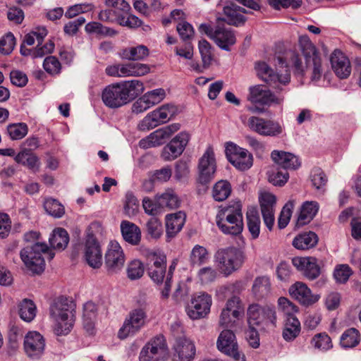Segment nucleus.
I'll return each instance as SVG.
<instances>
[{
    "instance_id": "31",
    "label": "nucleus",
    "mask_w": 361,
    "mask_h": 361,
    "mask_svg": "<svg viewBox=\"0 0 361 361\" xmlns=\"http://www.w3.org/2000/svg\"><path fill=\"white\" fill-rule=\"evenodd\" d=\"M121 231L126 242L132 245H137L141 240V230L135 225L128 221H122L121 224Z\"/></svg>"
},
{
    "instance_id": "18",
    "label": "nucleus",
    "mask_w": 361,
    "mask_h": 361,
    "mask_svg": "<svg viewBox=\"0 0 361 361\" xmlns=\"http://www.w3.org/2000/svg\"><path fill=\"white\" fill-rule=\"evenodd\" d=\"M248 99L253 104L270 106L271 104H280L283 97H277L269 90L261 85L252 86L249 89Z\"/></svg>"
},
{
    "instance_id": "8",
    "label": "nucleus",
    "mask_w": 361,
    "mask_h": 361,
    "mask_svg": "<svg viewBox=\"0 0 361 361\" xmlns=\"http://www.w3.org/2000/svg\"><path fill=\"white\" fill-rule=\"evenodd\" d=\"M177 107L173 104H164L149 113L138 124L137 128L142 131L152 129L165 123L177 114Z\"/></svg>"
},
{
    "instance_id": "46",
    "label": "nucleus",
    "mask_w": 361,
    "mask_h": 361,
    "mask_svg": "<svg viewBox=\"0 0 361 361\" xmlns=\"http://www.w3.org/2000/svg\"><path fill=\"white\" fill-rule=\"evenodd\" d=\"M300 332V323L296 317H287L283 331V338H295Z\"/></svg>"
},
{
    "instance_id": "6",
    "label": "nucleus",
    "mask_w": 361,
    "mask_h": 361,
    "mask_svg": "<svg viewBox=\"0 0 361 361\" xmlns=\"http://www.w3.org/2000/svg\"><path fill=\"white\" fill-rule=\"evenodd\" d=\"M42 255H46L51 260L54 257L55 253L49 250L47 244L42 243L27 245L20 252V258L26 267L32 273L37 274L44 269L45 262Z\"/></svg>"
},
{
    "instance_id": "9",
    "label": "nucleus",
    "mask_w": 361,
    "mask_h": 361,
    "mask_svg": "<svg viewBox=\"0 0 361 361\" xmlns=\"http://www.w3.org/2000/svg\"><path fill=\"white\" fill-rule=\"evenodd\" d=\"M96 227H97L96 224H92L86 231L84 255L88 265L94 269H98L102 264L101 246L93 232V229Z\"/></svg>"
},
{
    "instance_id": "42",
    "label": "nucleus",
    "mask_w": 361,
    "mask_h": 361,
    "mask_svg": "<svg viewBox=\"0 0 361 361\" xmlns=\"http://www.w3.org/2000/svg\"><path fill=\"white\" fill-rule=\"evenodd\" d=\"M16 162L26 166L30 169L36 172L39 170V161L38 157L31 153L30 150L24 149L15 157Z\"/></svg>"
},
{
    "instance_id": "26",
    "label": "nucleus",
    "mask_w": 361,
    "mask_h": 361,
    "mask_svg": "<svg viewBox=\"0 0 361 361\" xmlns=\"http://www.w3.org/2000/svg\"><path fill=\"white\" fill-rule=\"evenodd\" d=\"M176 361H192L195 355V345L191 340H176L173 345Z\"/></svg>"
},
{
    "instance_id": "10",
    "label": "nucleus",
    "mask_w": 361,
    "mask_h": 361,
    "mask_svg": "<svg viewBox=\"0 0 361 361\" xmlns=\"http://www.w3.org/2000/svg\"><path fill=\"white\" fill-rule=\"evenodd\" d=\"M255 68L258 77L275 89L281 90L278 83L286 85L290 82V75L287 68L285 73H274L268 64L261 61L257 62Z\"/></svg>"
},
{
    "instance_id": "41",
    "label": "nucleus",
    "mask_w": 361,
    "mask_h": 361,
    "mask_svg": "<svg viewBox=\"0 0 361 361\" xmlns=\"http://www.w3.org/2000/svg\"><path fill=\"white\" fill-rule=\"evenodd\" d=\"M267 176L269 183L280 187L284 185L289 178L287 171L281 169L276 164L273 165L267 171Z\"/></svg>"
},
{
    "instance_id": "32",
    "label": "nucleus",
    "mask_w": 361,
    "mask_h": 361,
    "mask_svg": "<svg viewBox=\"0 0 361 361\" xmlns=\"http://www.w3.org/2000/svg\"><path fill=\"white\" fill-rule=\"evenodd\" d=\"M238 319H233L232 312L222 310L219 318V326L222 329L218 338H235V334L231 328Z\"/></svg>"
},
{
    "instance_id": "34",
    "label": "nucleus",
    "mask_w": 361,
    "mask_h": 361,
    "mask_svg": "<svg viewBox=\"0 0 361 361\" xmlns=\"http://www.w3.org/2000/svg\"><path fill=\"white\" fill-rule=\"evenodd\" d=\"M149 67L147 64L140 63H128L120 64L121 78L130 76H142L149 72Z\"/></svg>"
},
{
    "instance_id": "50",
    "label": "nucleus",
    "mask_w": 361,
    "mask_h": 361,
    "mask_svg": "<svg viewBox=\"0 0 361 361\" xmlns=\"http://www.w3.org/2000/svg\"><path fill=\"white\" fill-rule=\"evenodd\" d=\"M147 235L152 238L158 239L163 233V226L161 221L155 218L151 217L146 223Z\"/></svg>"
},
{
    "instance_id": "7",
    "label": "nucleus",
    "mask_w": 361,
    "mask_h": 361,
    "mask_svg": "<svg viewBox=\"0 0 361 361\" xmlns=\"http://www.w3.org/2000/svg\"><path fill=\"white\" fill-rule=\"evenodd\" d=\"M215 259L221 272L228 276L241 267L245 257L240 249L230 247L219 250Z\"/></svg>"
},
{
    "instance_id": "51",
    "label": "nucleus",
    "mask_w": 361,
    "mask_h": 361,
    "mask_svg": "<svg viewBox=\"0 0 361 361\" xmlns=\"http://www.w3.org/2000/svg\"><path fill=\"white\" fill-rule=\"evenodd\" d=\"M44 207L49 214L56 218L61 217L65 212L63 206L54 199L47 200Z\"/></svg>"
},
{
    "instance_id": "28",
    "label": "nucleus",
    "mask_w": 361,
    "mask_h": 361,
    "mask_svg": "<svg viewBox=\"0 0 361 361\" xmlns=\"http://www.w3.org/2000/svg\"><path fill=\"white\" fill-rule=\"evenodd\" d=\"M216 348L222 354L231 357L233 361H246L245 355L240 350L236 340H217Z\"/></svg>"
},
{
    "instance_id": "14",
    "label": "nucleus",
    "mask_w": 361,
    "mask_h": 361,
    "mask_svg": "<svg viewBox=\"0 0 361 361\" xmlns=\"http://www.w3.org/2000/svg\"><path fill=\"white\" fill-rule=\"evenodd\" d=\"M125 255L119 243L111 241L104 257V266L109 274H116L124 266Z\"/></svg>"
},
{
    "instance_id": "20",
    "label": "nucleus",
    "mask_w": 361,
    "mask_h": 361,
    "mask_svg": "<svg viewBox=\"0 0 361 361\" xmlns=\"http://www.w3.org/2000/svg\"><path fill=\"white\" fill-rule=\"evenodd\" d=\"M190 135L185 132L178 134L166 145L162 152V157L166 161L173 160L182 154L189 141Z\"/></svg>"
},
{
    "instance_id": "19",
    "label": "nucleus",
    "mask_w": 361,
    "mask_h": 361,
    "mask_svg": "<svg viewBox=\"0 0 361 361\" xmlns=\"http://www.w3.org/2000/svg\"><path fill=\"white\" fill-rule=\"evenodd\" d=\"M260 209L264 224L269 231L274 225V208L276 204V197L269 192H262L259 196Z\"/></svg>"
},
{
    "instance_id": "48",
    "label": "nucleus",
    "mask_w": 361,
    "mask_h": 361,
    "mask_svg": "<svg viewBox=\"0 0 361 361\" xmlns=\"http://www.w3.org/2000/svg\"><path fill=\"white\" fill-rule=\"evenodd\" d=\"M295 201L290 200L283 207L278 219V226L283 229L288 224Z\"/></svg>"
},
{
    "instance_id": "35",
    "label": "nucleus",
    "mask_w": 361,
    "mask_h": 361,
    "mask_svg": "<svg viewBox=\"0 0 361 361\" xmlns=\"http://www.w3.org/2000/svg\"><path fill=\"white\" fill-rule=\"evenodd\" d=\"M319 210V204L315 201H307L302 204L298 218V224L303 226L315 216Z\"/></svg>"
},
{
    "instance_id": "57",
    "label": "nucleus",
    "mask_w": 361,
    "mask_h": 361,
    "mask_svg": "<svg viewBox=\"0 0 361 361\" xmlns=\"http://www.w3.org/2000/svg\"><path fill=\"white\" fill-rule=\"evenodd\" d=\"M44 70L51 75L59 74L61 69V65L58 59L54 56H49L44 59L43 62Z\"/></svg>"
},
{
    "instance_id": "59",
    "label": "nucleus",
    "mask_w": 361,
    "mask_h": 361,
    "mask_svg": "<svg viewBox=\"0 0 361 361\" xmlns=\"http://www.w3.org/2000/svg\"><path fill=\"white\" fill-rule=\"evenodd\" d=\"M353 271L347 264H341L336 267L334 272L336 281L340 283H345L352 275Z\"/></svg>"
},
{
    "instance_id": "54",
    "label": "nucleus",
    "mask_w": 361,
    "mask_h": 361,
    "mask_svg": "<svg viewBox=\"0 0 361 361\" xmlns=\"http://www.w3.org/2000/svg\"><path fill=\"white\" fill-rule=\"evenodd\" d=\"M223 310H228V312H232L233 319H239L243 314L241 300L237 296H233L228 300L226 307Z\"/></svg>"
},
{
    "instance_id": "53",
    "label": "nucleus",
    "mask_w": 361,
    "mask_h": 361,
    "mask_svg": "<svg viewBox=\"0 0 361 361\" xmlns=\"http://www.w3.org/2000/svg\"><path fill=\"white\" fill-rule=\"evenodd\" d=\"M208 257V252L205 247L196 245L190 254V262L192 264L201 265L204 263Z\"/></svg>"
},
{
    "instance_id": "17",
    "label": "nucleus",
    "mask_w": 361,
    "mask_h": 361,
    "mask_svg": "<svg viewBox=\"0 0 361 361\" xmlns=\"http://www.w3.org/2000/svg\"><path fill=\"white\" fill-rule=\"evenodd\" d=\"M212 298L205 293L194 296L187 307L188 315L192 319H199L204 317L210 311Z\"/></svg>"
},
{
    "instance_id": "12",
    "label": "nucleus",
    "mask_w": 361,
    "mask_h": 361,
    "mask_svg": "<svg viewBox=\"0 0 361 361\" xmlns=\"http://www.w3.org/2000/svg\"><path fill=\"white\" fill-rule=\"evenodd\" d=\"M247 126L262 136L276 137L283 133V127L279 122L257 116L250 117Z\"/></svg>"
},
{
    "instance_id": "52",
    "label": "nucleus",
    "mask_w": 361,
    "mask_h": 361,
    "mask_svg": "<svg viewBox=\"0 0 361 361\" xmlns=\"http://www.w3.org/2000/svg\"><path fill=\"white\" fill-rule=\"evenodd\" d=\"M198 48L204 67L208 68L212 61V46L206 39H203L199 41Z\"/></svg>"
},
{
    "instance_id": "43",
    "label": "nucleus",
    "mask_w": 361,
    "mask_h": 361,
    "mask_svg": "<svg viewBox=\"0 0 361 361\" xmlns=\"http://www.w3.org/2000/svg\"><path fill=\"white\" fill-rule=\"evenodd\" d=\"M149 55V49L144 45L129 47L123 49L120 53V56L126 60H142Z\"/></svg>"
},
{
    "instance_id": "24",
    "label": "nucleus",
    "mask_w": 361,
    "mask_h": 361,
    "mask_svg": "<svg viewBox=\"0 0 361 361\" xmlns=\"http://www.w3.org/2000/svg\"><path fill=\"white\" fill-rule=\"evenodd\" d=\"M331 67L336 75L341 78H347L351 73V66L348 59L339 50H335L331 55Z\"/></svg>"
},
{
    "instance_id": "4",
    "label": "nucleus",
    "mask_w": 361,
    "mask_h": 361,
    "mask_svg": "<svg viewBox=\"0 0 361 361\" xmlns=\"http://www.w3.org/2000/svg\"><path fill=\"white\" fill-rule=\"evenodd\" d=\"M49 313L56 322L54 334L57 336H67L73 329L75 321L74 301L67 297H58L50 305Z\"/></svg>"
},
{
    "instance_id": "38",
    "label": "nucleus",
    "mask_w": 361,
    "mask_h": 361,
    "mask_svg": "<svg viewBox=\"0 0 361 361\" xmlns=\"http://www.w3.org/2000/svg\"><path fill=\"white\" fill-rule=\"evenodd\" d=\"M23 348L27 357L32 360H38L44 350V340H24Z\"/></svg>"
},
{
    "instance_id": "49",
    "label": "nucleus",
    "mask_w": 361,
    "mask_h": 361,
    "mask_svg": "<svg viewBox=\"0 0 361 361\" xmlns=\"http://www.w3.org/2000/svg\"><path fill=\"white\" fill-rule=\"evenodd\" d=\"M85 30L88 33H96L101 36H113L116 32L108 27L104 26L98 22H91L85 25Z\"/></svg>"
},
{
    "instance_id": "21",
    "label": "nucleus",
    "mask_w": 361,
    "mask_h": 361,
    "mask_svg": "<svg viewBox=\"0 0 361 361\" xmlns=\"http://www.w3.org/2000/svg\"><path fill=\"white\" fill-rule=\"evenodd\" d=\"M292 264L310 280H314L320 275V267L315 257H293L292 259Z\"/></svg>"
},
{
    "instance_id": "36",
    "label": "nucleus",
    "mask_w": 361,
    "mask_h": 361,
    "mask_svg": "<svg viewBox=\"0 0 361 361\" xmlns=\"http://www.w3.org/2000/svg\"><path fill=\"white\" fill-rule=\"evenodd\" d=\"M318 243V236L314 232L309 231L300 233L293 240V245L298 250H308L314 247Z\"/></svg>"
},
{
    "instance_id": "61",
    "label": "nucleus",
    "mask_w": 361,
    "mask_h": 361,
    "mask_svg": "<svg viewBox=\"0 0 361 361\" xmlns=\"http://www.w3.org/2000/svg\"><path fill=\"white\" fill-rule=\"evenodd\" d=\"M176 30L183 42H189L194 36L195 32L192 26L186 21L179 23Z\"/></svg>"
},
{
    "instance_id": "5",
    "label": "nucleus",
    "mask_w": 361,
    "mask_h": 361,
    "mask_svg": "<svg viewBox=\"0 0 361 361\" xmlns=\"http://www.w3.org/2000/svg\"><path fill=\"white\" fill-rule=\"evenodd\" d=\"M216 222L224 234L237 235L241 233L243 222L240 202H236L221 211L216 217Z\"/></svg>"
},
{
    "instance_id": "58",
    "label": "nucleus",
    "mask_w": 361,
    "mask_h": 361,
    "mask_svg": "<svg viewBox=\"0 0 361 361\" xmlns=\"http://www.w3.org/2000/svg\"><path fill=\"white\" fill-rule=\"evenodd\" d=\"M16 39L11 32H8L0 39V52L9 54L14 49Z\"/></svg>"
},
{
    "instance_id": "25",
    "label": "nucleus",
    "mask_w": 361,
    "mask_h": 361,
    "mask_svg": "<svg viewBox=\"0 0 361 361\" xmlns=\"http://www.w3.org/2000/svg\"><path fill=\"white\" fill-rule=\"evenodd\" d=\"M217 46L225 51H230V47L236 42L234 32L224 25H217L215 27V34L213 39Z\"/></svg>"
},
{
    "instance_id": "27",
    "label": "nucleus",
    "mask_w": 361,
    "mask_h": 361,
    "mask_svg": "<svg viewBox=\"0 0 361 361\" xmlns=\"http://www.w3.org/2000/svg\"><path fill=\"white\" fill-rule=\"evenodd\" d=\"M271 157L274 164L282 169H296L300 166L298 158L293 154L283 151L274 150Z\"/></svg>"
},
{
    "instance_id": "63",
    "label": "nucleus",
    "mask_w": 361,
    "mask_h": 361,
    "mask_svg": "<svg viewBox=\"0 0 361 361\" xmlns=\"http://www.w3.org/2000/svg\"><path fill=\"white\" fill-rule=\"evenodd\" d=\"M279 309L287 317H295L294 314L298 312V307L286 298L281 297L278 300Z\"/></svg>"
},
{
    "instance_id": "55",
    "label": "nucleus",
    "mask_w": 361,
    "mask_h": 361,
    "mask_svg": "<svg viewBox=\"0 0 361 361\" xmlns=\"http://www.w3.org/2000/svg\"><path fill=\"white\" fill-rule=\"evenodd\" d=\"M144 274V267L139 260L132 261L128 266V277L131 280H136L142 276Z\"/></svg>"
},
{
    "instance_id": "2",
    "label": "nucleus",
    "mask_w": 361,
    "mask_h": 361,
    "mask_svg": "<svg viewBox=\"0 0 361 361\" xmlns=\"http://www.w3.org/2000/svg\"><path fill=\"white\" fill-rule=\"evenodd\" d=\"M143 83L138 80H126L106 86L102 94L104 104L112 109L121 107L144 92Z\"/></svg>"
},
{
    "instance_id": "1",
    "label": "nucleus",
    "mask_w": 361,
    "mask_h": 361,
    "mask_svg": "<svg viewBox=\"0 0 361 361\" xmlns=\"http://www.w3.org/2000/svg\"><path fill=\"white\" fill-rule=\"evenodd\" d=\"M299 45L305 62L303 63L299 55L292 51L290 59L294 73L302 76L309 73L312 82L319 81L323 74V68L322 59L316 47L307 35L300 37Z\"/></svg>"
},
{
    "instance_id": "64",
    "label": "nucleus",
    "mask_w": 361,
    "mask_h": 361,
    "mask_svg": "<svg viewBox=\"0 0 361 361\" xmlns=\"http://www.w3.org/2000/svg\"><path fill=\"white\" fill-rule=\"evenodd\" d=\"M142 207L145 212L150 215L154 216L161 213V207L158 205V196H155L154 201L148 197H145L142 200Z\"/></svg>"
},
{
    "instance_id": "40",
    "label": "nucleus",
    "mask_w": 361,
    "mask_h": 361,
    "mask_svg": "<svg viewBox=\"0 0 361 361\" xmlns=\"http://www.w3.org/2000/svg\"><path fill=\"white\" fill-rule=\"evenodd\" d=\"M49 241L53 249L63 250L69 242L68 232L62 228H56L53 231Z\"/></svg>"
},
{
    "instance_id": "23",
    "label": "nucleus",
    "mask_w": 361,
    "mask_h": 361,
    "mask_svg": "<svg viewBox=\"0 0 361 361\" xmlns=\"http://www.w3.org/2000/svg\"><path fill=\"white\" fill-rule=\"evenodd\" d=\"M292 298L303 305H310L319 300V295L312 293L311 290L302 282H296L289 288Z\"/></svg>"
},
{
    "instance_id": "30",
    "label": "nucleus",
    "mask_w": 361,
    "mask_h": 361,
    "mask_svg": "<svg viewBox=\"0 0 361 361\" xmlns=\"http://www.w3.org/2000/svg\"><path fill=\"white\" fill-rule=\"evenodd\" d=\"M224 13L226 18H218V20L226 21L228 25L239 26L243 25L246 20L245 16L240 13H247L245 8L235 4H231L224 8Z\"/></svg>"
},
{
    "instance_id": "44",
    "label": "nucleus",
    "mask_w": 361,
    "mask_h": 361,
    "mask_svg": "<svg viewBox=\"0 0 361 361\" xmlns=\"http://www.w3.org/2000/svg\"><path fill=\"white\" fill-rule=\"evenodd\" d=\"M19 316L27 322H30L36 316V306L32 300H23L19 304Z\"/></svg>"
},
{
    "instance_id": "45",
    "label": "nucleus",
    "mask_w": 361,
    "mask_h": 361,
    "mask_svg": "<svg viewBox=\"0 0 361 361\" xmlns=\"http://www.w3.org/2000/svg\"><path fill=\"white\" fill-rule=\"evenodd\" d=\"M231 192V185L227 180H221L216 183L212 189V196L216 201L226 200Z\"/></svg>"
},
{
    "instance_id": "56",
    "label": "nucleus",
    "mask_w": 361,
    "mask_h": 361,
    "mask_svg": "<svg viewBox=\"0 0 361 361\" xmlns=\"http://www.w3.org/2000/svg\"><path fill=\"white\" fill-rule=\"evenodd\" d=\"M177 263L176 261H173L171 264L169 266V270L166 275V279L164 281V288L161 291V296L163 300H166L170 295V290L172 283V278L174 270L176 267Z\"/></svg>"
},
{
    "instance_id": "60",
    "label": "nucleus",
    "mask_w": 361,
    "mask_h": 361,
    "mask_svg": "<svg viewBox=\"0 0 361 361\" xmlns=\"http://www.w3.org/2000/svg\"><path fill=\"white\" fill-rule=\"evenodd\" d=\"M143 97L152 106L160 103L166 97V92L162 88L155 89L146 92Z\"/></svg>"
},
{
    "instance_id": "16",
    "label": "nucleus",
    "mask_w": 361,
    "mask_h": 361,
    "mask_svg": "<svg viewBox=\"0 0 361 361\" xmlns=\"http://www.w3.org/2000/svg\"><path fill=\"white\" fill-rule=\"evenodd\" d=\"M180 128V124L173 123L157 129L139 142V146L143 149L154 147L163 145L175 132Z\"/></svg>"
},
{
    "instance_id": "47",
    "label": "nucleus",
    "mask_w": 361,
    "mask_h": 361,
    "mask_svg": "<svg viewBox=\"0 0 361 361\" xmlns=\"http://www.w3.org/2000/svg\"><path fill=\"white\" fill-rule=\"evenodd\" d=\"M28 132V127L25 123L9 124L7 126V133L13 140L23 139Z\"/></svg>"
},
{
    "instance_id": "15",
    "label": "nucleus",
    "mask_w": 361,
    "mask_h": 361,
    "mask_svg": "<svg viewBox=\"0 0 361 361\" xmlns=\"http://www.w3.org/2000/svg\"><path fill=\"white\" fill-rule=\"evenodd\" d=\"M216 168L214 152L213 148L209 146L199 159L198 172L200 183L203 185L209 183L214 178Z\"/></svg>"
},
{
    "instance_id": "39",
    "label": "nucleus",
    "mask_w": 361,
    "mask_h": 361,
    "mask_svg": "<svg viewBox=\"0 0 361 361\" xmlns=\"http://www.w3.org/2000/svg\"><path fill=\"white\" fill-rule=\"evenodd\" d=\"M247 226L252 239L258 238L260 233L261 221L257 209H248L246 213Z\"/></svg>"
},
{
    "instance_id": "11",
    "label": "nucleus",
    "mask_w": 361,
    "mask_h": 361,
    "mask_svg": "<svg viewBox=\"0 0 361 361\" xmlns=\"http://www.w3.org/2000/svg\"><path fill=\"white\" fill-rule=\"evenodd\" d=\"M146 313L142 309L131 311L118 332V338L133 337L145 324Z\"/></svg>"
},
{
    "instance_id": "22",
    "label": "nucleus",
    "mask_w": 361,
    "mask_h": 361,
    "mask_svg": "<svg viewBox=\"0 0 361 361\" xmlns=\"http://www.w3.org/2000/svg\"><path fill=\"white\" fill-rule=\"evenodd\" d=\"M168 351L166 340H151L142 349L140 359L142 361H151L154 358L158 360L167 355Z\"/></svg>"
},
{
    "instance_id": "3",
    "label": "nucleus",
    "mask_w": 361,
    "mask_h": 361,
    "mask_svg": "<svg viewBox=\"0 0 361 361\" xmlns=\"http://www.w3.org/2000/svg\"><path fill=\"white\" fill-rule=\"evenodd\" d=\"M276 311L269 306L258 304L249 305L247 310V329L245 331V338H259L265 336L267 329L275 326Z\"/></svg>"
},
{
    "instance_id": "37",
    "label": "nucleus",
    "mask_w": 361,
    "mask_h": 361,
    "mask_svg": "<svg viewBox=\"0 0 361 361\" xmlns=\"http://www.w3.org/2000/svg\"><path fill=\"white\" fill-rule=\"evenodd\" d=\"M252 291L257 299L267 297L271 291L270 279L267 276L257 277L253 282Z\"/></svg>"
},
{
    "instance_id": "62",
    "label": "nucleus",
    "mask_w": 361,
    "mask_h": 361,
    "mask_svg": "<svg viewBox=\"0 0 361 361\" xmlns=\"http://www.w3.org/2000/svg\"><path fill=\"white\" fill-rule=\"evenodd\" d=\"M138 209V202L137 198L132 193H127L124 204V212L128 216L136 214Z\"/></svg>"
},
{
    "instance_id": "29",
    "label": "nucleus",
    "mask_w": 361,
    "mask_h": 361,
    "mask_svg": "<svg viewBox=\"0 0 361 361\" xmlns=\"http://www.w3.org/2000/svg\"><path fill=\"white\" fill-rule=\"evenodd\" d=\"M186 215L183 212H178L166 216V231L169 238H173L182 229Z\"/></svg>"
},
{
    "instance_id": "33",
    "label": "nucleus",
    "mask_w": 361,
    "mask_h": 361,
    "mask_svg": "<svg viewBox=\"0 0 361 361\" xmlns=\"http://www.w3.org/2000/svg\"><path fill=\"white\" fill-rule=\"evenodd\" d=\"M158 205L160 206L161 212L165 209H175L180 207V200L176 192L171 188L166 189L163 193L157 194Z\"/></svg>"
},
{
    "instance_id": "13",
    "label": "nucleus",
    "mask_w": 361,
    "mask_h": 361,
    "mask_svg": "<svg viewBox=\"0 0 361 361\" xmlns=\"http://www.w3.org/2000/svg\"><path fill=\"white\" fill-rule=\"evenodd\" d=\"M226 154L229 162L239 170H247L252 165V155L233 142L227 143Z\"/></svg>"
}]
</instances>
